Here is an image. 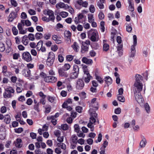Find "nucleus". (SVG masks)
Returning a JSON list of instances; mask_svg holds the SVG:
<instances>
[{"label":"nucleus","instance_id":"9b49d317","mask_svg":"<svg viewBox=\"0 0 154 154\" xmlns=\"http://www.w3.org/2000/svg\"><path fill=\"white\" fill-rule=\"evenodd\" d=\"M17 12H15L12 11L10 14L8 19V22H12L13 20L17 17Z\"/></svg>","mask_w":154,"mask_h":154},{"label":"nucleus","instance_id":"f257e3e1","mask_svg":"<svg viewBox=\"0 0 154 154\" xmlns=\"http://www.w3.org/2000/svg\"><path fill=\"white\" fill-rule=\"evenodd\" d=\"M135 78V81L134 84V93L140 92L142 90L143 86L141 81L143 79L142 76L139 74H136Z\"/></svg>","mask_w":154,"mask_h":154},{"label":"nucleus","instance_id":"c85d7f7f","mask_svg":"<svg viewBox=\"0 0 154 154\" xmlns=\"http://www.w3.org/2000/svg\"><path fill=\"white\" fill-rule=\"evenodd\" d=\"M105 82L107 85H110L112 83V80L110 77H106L105 78Z\"/></svg>","mask_w":154,"mask_h":154},{"label":"nucleus","instance_id":"f3484780","mask_svg":"<svg viewBox=\"0 0 154 154\" xmlns=\"http://www.w3.org/2000/svg\"><path fill=\"white\" fill-rule=\"evenodd\" d=\"M82 62L87 64H92L93 63L92 60L90 59H88L86 57H83L82 59Z\"/></svg>","mask_w":154,"mask_h":154},{"label":"nucleus","instance_id":"603ef678","mask_svg":"<svg viewBox=\"0 0 154 154\" xmlns=\"http://www.w3.org/2000/svg\"><path fill=\"white\" fill-rule=\"evenodd\" d=\"M43 42L42 40H40L37 43L36 46L37 48H42Z\"/></svg>","mask_w":154,"mask_h":154},{"label":"nucleus","instance_id":"2eb2a0df","mask_svg":"<svg viewBox=\"0 0 154 154\" xmlns=\"http://www.w3.org/2000/svg\"><path fill=\"white\" fill-rule=\"evenodd\" d=\"M129 4L128 8L129 11H133L134 10V4L133 0H128Z\"/></svg>","mask_w":154,"mask_h":154},{"label":"nucleus","instance_id":"79ce46f5","mask_svg":"<svg viewBox=\"0 0 154 154\" xmlns=\"http://www.w3.org/2000/svg\"><path fill=\"white\" fill-rule=\"evenodd\" d=\"M27 37V36L25 35L23 37L22 42L24 45H26L28 44V40H26Z\"/></svg>","mask_w":154,"mask_h":154},{"label":"nucleus","instance_id":"09e8293b","mask_svg":"<svg viewBox=\"0 0 154 154\" xmlns=\"http://www.w3.org/2000/svg\"><path fill=\"white\" fill-rule=\"evenodd\" d=\"M50 82L54 83L56 82L57 81V78L56 77L53 76H50Z\"/></svg>","mask_w":154,"mask_h":154},{"label":"nucleus","instance_id":"a878e982","mask_svg":"<svg viewBox=\"0 0 154 154\" xmlns=\"http://www.w3.org/2000/svg\"><path fill=\"white\" fill-rule=\"evenodd\" d=\"M82 46L85 48H88L89 46L90 45V41L86 40L85 42H82Z\"/></svg>","mask_w":154,"mask_h":154},{"label":"nucleus","instance_id":"1a4fd4ad","mask_svg":"<svg viewBox=\"0 0 154 154\" xmlns=\"http://www.w3.org/2000/svg\"><path fill=\"white\" fill-rule=\"evenodd\" d=\"M22 57L23 59L27 62H30L32 60L30 54L27 52H24L22 54Z\"/></svg>","mask_w":154,"mask_h":154},{"label":"nucleus","instance_id":"0eeeda50","mask_svg":"<svg viewBox=\"0 0 154 154\" xmlns=\"http://www.w3.org/2000/svg\"><path fill=\"white\" fill-rule=\"evenodd\" d=\"M84 82L82 79H79L77 80L75 87L77 89H82L84 87Z\"/></svg>","mask_w":154,"mask_h":154},{"label":"nucleus","instance_id":"72a5a7b5","mask_svg":"<svg viewBox=\"0 0 154 154\" xmlns=\"http://www.w3.org/2000/svg\"><path fill=\"white\" fill-rule=\"evenodd\" d=\"M58 72L59 75L62 76H66V73L64 72L63 69L60 68L58 69ZM66 77L67 76H66Z\"/></svg>","mask_w":154,"mask_h":154},{"label":"nucleus","instance_id":"bf43d9fd","mask_svg":"<svg viewBox=\"0 0 154 154\" xmlns=\"http://www.w3.org/2000/svg\"><path fill=\"white\" fill-rule=\"evenodd\" d=\"M102 139V135L101 133H99L98 135V136L97 140L95 141L96 143H97L98 142H101Z\"/></svg>","mask_w":154,"mask_h":154},{"label":"nucleus","instance_id":"13d9d810","mask_svg":"<svg viewBox=\"0 0 154 154\" xmlns=\"http://www.w3.org/2000/svg\"><path fill=\"white\" fill-rule=\"evenodd\" d=\"M98 17L101 20L104 18V15L102 12H100L98 14Z\"/></svg>","mask_w":154,"mask_h":154},{"label":"nucleus","instance_id":"7ed1b4c3","mask_svg":"<svg viewBox=\"0 0 154 154\" xmlns=\"http://www.w3.org/2000/svg\"><path fill=\"white\" fill-rule=\"evenodd\" d=\"M88 37L92 42H96L98 40V33L96 29H91L88 32Z\"/></svg>","mask_w":154,"mask_h":154},{"label":"nucleus","instance_id":"c756f323","mask_svg":"<svg viewBox=\"0 0 154 154\" xmlns=\"http://www.w3.org/2000/svg\"><path fill=\"white\" fill-rule=\"evenodd\" d=\"M146 143V141L145 139L144 138L143 139L140 141V147H144Z\"/></svg>","mask_w":154,"mask_h":154},{"label":"nucleus","instance_id":"f03ea898","mask_svg":"<svg viewBox=\"0 0 154 154\" xmlns=\"http://www.w3.org/2000/svg\"><path fill=\"white\" fill-rule=\"evenodd\" d=\"M93 108H90L89 112L91 116L89 122L88 124V127L91 129V131H93L94 130V125L96 120V118L97 117V114L96 112V111Z\"/></svg>","mask_w":154,"mask_h":154},{"label":"nucleus","instance_id":"393cba45","mask_svg":"<svg viewBox=\"0 0 154 154\" xmlns=\"http://www.w3.org/2000/svg\"><path fill=\"white\" fill-rule=\"evenodd\" d=\"M79 73L76 72H73L70 74V78H69V79H75L77 78L78 75Z\"/></svg>","mask_w":154,"mask_h":154},{"label":"nucleus","instance_id":"8fccbe9b","mask_svg":"<svg viewBox=\"0 0 154 154\" xmlns=\"http://www.w3.org/2000/svg\"><path fill=\"white\" fill-rule=\"evenodd\" d=\"M144 107L146 112L148 113L150 110V107L149 104L147 103H146L144 105Z\"/></svg>","mask_w":154,"mask_h":154},{"label":"nucleus","instance_id":"bb28decb","mask_svg":"<svg viewBox=\"0 0 154 154\" xmlns=\"http://www.w3.org/2000/svg\"><path fill=\"white\" fill-rule=\"evenodd\" d=\"M65 35L67 37V40L69 42H70V36L71 35V32L69 31H66L64 32Z\"/></svg>","mask_w":154,"mask_h":154},{"label":"nucleus","instance_id":"9d476101","mask_svg":"<svg viewBox=\"0 0 154 154\" xmlns=\"http://www.w3.org/2000/svg\"><path fill=\"white\" fill-rule=\"evenodd\" d=\"M134 96L136 100L140 104H141L144 102V100L141 95L140 92L134 93Z\"/></svg>","mask_w":154,"mask_h":154},{"label":"nucleus","instance_id":"a18cd8bd","mask_svg":"<svg viewBox=\"0 0 154 154\" xmlns=\"http://www.w3.org/2000/svg\"><path fill=\"white\" fill-rule=\"evenodd\" d=\"M63 25L60 23H57L55 27V29L57 31L59 30L60 28H63Z\"/></svg>","mask_w":154,"mask_h":154},{"label":"nucleus","instance_id":"7c9ffc66","mask_svg":"<svg viewBox=\"0 0 154 154\" xmlns=\"http://www.w3.org/2000/svg\"><path fill=\"white\" fill-rule=\"evenodd\" d=\"M136 51L135 49H131L129 57H134L135 56Z\"/></svg>","mask_w":154,"mask_h":154},{"label":"nucleus","instance_id":"864d4df0","mask_svg":"<svg viewBox=\"0 0 154 154\" xmlns=\"http://www.w3.org/2000/svg\"><path fill=\"white\" fill-rule=\"evenodd\" d=\"M89 10L91 13H94L95 11V8L93 5H91L89 7Z\"/></svg>","mask_w":154,"mask_h":154},{"label":"nucleus","instance_id":"2f4dec72","mask_svg":"<svg viewBox=\"0 0 154 154\" xmlns=\"http://www.w3.org/2000/svg\"><path fill=\"white\" fill-rule=\"evenodd\" d=\"M78 137L76 136L75 135H72L71 138V140L72 142L76 144L77 143V140Z\"/></svg>","mask_w":154,"mask_h":154},{"label":"nucleus","instance_id":"c03bdc74","mask_svg":"<svg viewBox=\"0 0 154 154\" xmlns=\"http://www.w3.org/2000/svg\"><path fill=\"white\" fill-rule=\"evenodd\" d=\"M134 131L137 132L140 129V127L138 125H136L132 127Z\"/></svg>","mask_w":154,"mask_h":154},{"label":"nucleus","instance_id":"338daca9","mask_svg":"<svg viewBox=\"0 0 154 154\" xmlns=\"http://www.w3.org/2000/svg\"><path fill=\"white\" fill-rule=\"evenodd\" d=\"M28 13L30 15H35L36 14L35 11L33 9H30L28 10Z\"/></svg>","mask_w":154,"mask_h":154},{"label":"nucleus","instance_id":"4be33fe9","mask_svg":"<svg viewBox=\"0 0 154 154\" xmlns=\"http://www.w3.org/2000/svg\"><path fill=\"white\" fill-rule=\"evenodd\" d=\"M21 23H23V26L25 25L27 26H30L31 25V23L30 21L28 20H21Z\"/></svg>","mask_w":154,"mask_h":154},{"label":"nucleus","instance_id":"4468645a","mask_svg":"<svg viewBox=\"0 0 154 154\" xmlns=\"http://www.w3.org/2000/svg\"><path fill=\"white\" fill-rule=\"evenodd\" d=\"M132 57H129L128 58H126L124 60V62L125 65L127 66H130L133 62V59Z\"/></svg>","mask_w":154,"mask_h":154},{"label":"nucleus","instance_id":"f704fd0d","mask_svg":"<svg viewBox=\"0 0 154 154\" xmlns=\"http://www.w3.org/2000/svg\"><path fill=\"white\" fill-rule=\"evenodd\" d=\"M82 69L84 73V75L89 74L87 66L83 64L82 65Z\"/></svg>","mask_w":154,"mask_h":154},{"label":"nucleus","instance_id":"20e7f679","mask_svg":"<svg viewBox=\"0 0 154 154\" xmlns=\"http://www.w3.org/2000/svg\"><path fill=\"white\" fill-rule=\"evenodd\" d=\"M55 59V55L52 52H49L46 64L49 66H51L54 62Z\"/></svg>","mask_w":154,"mask_h":154},{"label":"nucleus","instance_id":"6e6552de","mask_svg":"<svg viewBox=\"0 0 154 154\" xmlns=\"http://www.w3.org/2000/svg\"><path fill=\"white\" fill-rule=\"evenodd\" d=\"M44 14L45 15L49 16V17L51 19V21L54 22L55 19L54 15V12L51 10L48 9L44 11Z\"/></svg>","mask_w":154,"mask_h":154},{"label":"nucleus","instance_id":"f8f14e48","mask_svg":"<svg viewBox=\"0 0 154 154\" xmlns=\"http://www.w3.org/2000/svg\"><path fill=\"white\" fill-rule=\"evenodd\" d=\"M85 19L84 15L82 14H79L77 17L75 18L74 21L75 24H77L80 23H82Z\"/></svg>","mask_w":154,"mask_h":154},{"label":"nucleus","instance_id":"4d7b16f0","mask_svg":"<svg viewBox=\"0 0 154 154\" xmlns=\"http://www.w3.org/2000/svg\"><path fill=\"white\" fill-rule=\"evenodd\" d=\"M42 20L43 21L46 22H49L50 21H51V19L49 17L48 18L45 16H44L42 18Z\"/></svg>","mask_w":154,"mask_h":154},{"label":"nucleus","instance_id":"6e6d98bb","mask_svg":"<svg viewBox=\"0 0 154 154\" xmlns=\"http://www.w3.org/2000/svg\"><path fill=\"white\" fill-rule=\"evenodd\" d=\"M73 56L71 55H69L66 56V59L69 61H71L73 59Z\"/></svg>","mask_w":154,"mask_h":154},{"label":"nucleus","instance_id":"e433bc0d","mask_svg":"<svg viewBox=\"0 0 154 154\" xmlns=\"http://www.w3.org/2000/svg\"><path fill=\"white\" fill-rule=\"evenodd\" d=\"M60 15L63 18H65L68 15V13L65 11H62L60 13Z\"/></svg>","mask_w":154,"mask_h":154},{"label":"nucleus","instance_id":"ea45409f","mask_svg":"<svg viewBox=\"0 0 154 154\" xmlns=\"http://www.w3.org/2000/svg\"><path fill=\"white\" fill-rule=\"evenodd\" d=\"M116 51L119 56H121L123 54V50L122 49H117Z\"/></svg>","mask_w":154,"mask_h":154},{"label":"nucleus","instance_id":"49530a36","mask_svg":"<svg viewBox=\"0 0 154 154\" xmlns=\"http://www.w3.org/2000/svg\"><path fill=\"white\" fill-rule=\"evenodd\" d=\"M12 32L13 34L14 35H16L17 34L18 32V30L15 26L13 27L12 29Z\"/></svg>","mask_w":154,"mask_h":154},{"label":"nucleus","instance_id":"de8ad7c7","mask_svg":"<svg viewBox=\"0 0 154 154\" xmlns=\"http://www.w3.org/2000/svg\"><path fill=\"white\" fill-rule=\"evenodd\" d=\"M74 128L75 131L77 133H79L80 130L79 125L75 124L74 125Z\"/></svg>","mask_w":154,"mask_h":154},{"label":"nucleus","instance_id":"6ab92c4d","mask_svg":"<svg viewBox=\"0 0 154 154\" xmlns=\"http://www.w3.org/2000/svg\"><path fill=\"white\" fill-rule=\"evenodd\" d=\"M57 127V128L60 130L62 129L64 131L67 130L69 129L68 126L66 124H64L61 125H58Z\"/></svg>","mask_w":154,"mask_h":154},{"label":"nucleus","instance_id":"423d86ee","mask_svg":"<svg viewBox=\"0 0 154 154\" xmlns=\"http://www.w3.org/2000/svg\"><path fill=\"white\" fill-rule=\"evenodd\" d=\"M97 98H94L92 99L91 101L90 104V107L93 108L95 110H97L99 107L98 103L96 101Z\"/></svg>","mask_w":154,"mask_h":154},{"label":"nucleus","instance_id":"473e14b6","mask_svg":"<svg viewBox=\"0 0 154 154\" xmlns=\"http://www.w3.org/2000/svg\"><path fill=\"white\" fill-rule=\"evenodd\" d=\"M35 37L37 39H41L43 37L42 33L41 32H37L35 34Z\"/></svg>","mask_w":154,"mask_h":154},{"label":"nucleus","instance_id":"69168bd1","mask_svg":"<svg viewBox=\"0 0 154 154\" xmlns=\"http://www.w3.org/2000/svg\"><path fill=\"white\" fill-rule=\"evenodd\" d=\"M97 5L98 7L100 9H102L104 8V6L103 5V3H101V2H98Z\"/></svg>","mask_w":154,"mask_h":154},{"label":"nucleus","instance_id":"58836bf2","mask_svg":"<svg viewBox=\"0 0 154 154\" xmlns=\"http://www.w3.org/2000/svg\"><path fill=\"white\" fill-rule=\"evenodd\" d=\"M28 38L30 40L33 41L35 39V36L33 34L29 33L28 36Z\"/></svg>","mask_w":154,"mask_h":154},{"label":"nucleus","instance_id":"37998d69","mask_svg":"<svg viewBox=\"0 0 154 154\" xmlns=\"http://www.w3.org/2000/svg\"><path fill=\"white\" fill-rule=\"evenodd\" d=\"M117 98L118 100L120 102H124L125 101V98L122 96H121L118 95Z\"/></svg>","mask_w":154,"mask_h":154},{"label":"nucleus","instance_id":"412c9836","mask_svg":"<svg viewBox=\"0 0 154 154\" xmlns=\"http://www.w3.org/2000/svg\"><path fill=\"white\" fill-rule=\"evenodd\" d=\"M15 146L16 147L18 148H20L22 146V140L20 139L17 138V139L15 143Z\"/></svg>","mask_w":154,"mask_h":154},{"label":"nucleus","instance_id":"ddd939ff","mask_svg":"<svg viewBox=\"0 0 154 154\" xmlns=\"http://www.w3.org/2000/svg\"><path fill=\"white\" fill-rule=\"evenodd\" d=\"M56 8L57 9L63 8L66 9L69 8V6L65 4L63 2H60L57 4L56 5Z\"/></svg>","mask_w":154,"mask_h":154},{"label":"nucleus","instance_id":"4c0bfd02","mask_svg":"<svg viewBox=\"0 0 154 154\" xmlns=\"http://www.w3.org/2000/svg\"><path fill=\"white\" fill-rule=\"evenodd\" d=\"M100 25L101 26L100 29L102 32H104L105 31V22L103 21H102L100 22Z\"/></svg>","mask_w":154,"mask_h":154},{"label":"nucleus","instance_id":"3c124183","mask_svg":"<svg viewBox=\"0 0 154 154\" xmlns=\"http://www.w3.org/2000/svg\"><path fill=\"white\" fill-rule=\"evenodd\" d=\"M54 134L57 137L60 136L61 131L58 130H56L54 132Z\"/></svg>","mask_w":154,"mask_h":154},{"label":"nucleus","instance_id":"774afa93","mask_svg":"<svg viewBox=\"0 0 154 154\" xmlns=\"http://www.w3.org/2000/svg\"><path fill=\"white\" fill-rule=\"evenodd\" d=\"M126 31L128 32H131L132 30V28L131 26L129 25H128L126 26Z\"/></svg>","mask_w":154,"mask_h":154},{"label":"nucleus","instance_id":"cd10ccee","mask_svg":"<svg viewBox=\"0 0 154 154\" xmlns=\"http://www.w3.org/2000/svg\"><path fill=\"white\" fill-rule=\"evenodd\" d=\"M88 21L89 23L93 22V21L94 20V18L93 16V14H89L88 15Z\"/></svg>","mask_w":154,"mask_h":154},{"label":"nucleus","instance_id":"c9c22d12","mask_svg":"<svg viewBox=\"0 0 154 154\" xmlns=\"http://www.w3.org/2000/svg\"><path fill=\"white\" fill-rule=\"evenodd\" d=\"M40 104H34L33 106V109L37 112H39L41 110L39 107Z\"/></svg>","mask_w":154,"mask_h":154},{"label":"nucleus","instance_id":"a211bd4d","mask_svg":"<svg viewBox=\"0 0 154 154\" xmlns=\"http://www.w3.org/2000/svg\"><path fill=\"white\" fill-rule=\"evenodd\" d=\"M23 75L26 77H29L30 75V70L28 69H24L22 71Z\"/></svg>","mask_w":154,"mask_h":154},{"label":"nucleus","instance_id":"5701e85b","mask_svg":"<svg viewBox=\"0 0 154 154\" xmlns=\"http://www.w3.org/2000/svg\"><path fill=\"white\" fill-rule=\"evenodd\" d=\"M11 120V117L9 115H7L5 116L4 121L6 124H8L10 123Z\"/></svg>","mask_w":154,"mask_h":154},{"label":"nucleus","instance_id":"b1692460","mask_svg":"<svg viewBox=\"0 0 154 154\" xmlns=\"http://www.w3.org/2000/svg\"><path fill=\"white\" fill-rule=\"evenodd\" d=\"M116 40L117 42L119 44L117 48H122L123 47V45L122 44H120L122 42L121 38L119 36H118L117 37Z\"/></svg>","mask_w":154,"mask_h":154},{"label":"nucleus","instance_id":"5fc2aeb1","mask_svg":"<svg viewBox=\"0 0 154 154\" xmlns=\"http://www.w3.org/2000/svg\"><path fill=\"white\" fill-rule=\"evenodd\" d=\"M70 65L69 64L66 63L63 66L64 70H69L70 69Z\"/></svg>","mask_w":154,"mask_h":154},{"label":"nucleus","instance_id":"aec40b11","mask_svg":"<svg viewBox=\"0 0 154 154\" xmlns=\"http://www.w3.org/2000/svg\"><path fill=\"white\" fill-rule=\"evenodd\" d=\"M84 77L85 82L86 83H88L92 78V76H91L89 73L84 75Z\"/></svg>","mask_w":154,"mask_h":154},{"label":"nucleus","instance_id":"052dcab7","mask_svg":"<svg viewBox=\"0 0 154 154\" xmlns=\"http://www.w3.org/2000/svg\"><path fill=\"white\" fill-rule=\"evenodd\" d=\"M11 5L14 7H17V3L15 0H11Z\"/></svg>","mask_w":154,"mask_h":154},{"label":"nucleus","instance_id":"680f3d73","mask_svg":"<svg viewBox=\"0 0 154 154\" xmlns=\"http://www.w3.org/2000/svg\"><path fill=\"white\" fill-rule=\"evenodd\" d=\"M82 107L80 106H78L75 108L76 111L79 113L82 112Z\"/></svg>","mask_w":154,"mask_h":154},{"label":"nucleus","instance_id":"0e129e2a","mask_svg":"<svg viewBox=\"0 0 154 154\" xmlns=\"http://www.w3.org/2000/svg\"><path fill=\"white\" fill-rule=\"evenodd\" d=\"M88 3L86 1H85L84 2H82L81 4L79 5L82 6V7H84L85 8H87L88 6Z\"/></svg>","mask_w":154,"mask_h":154},{"label":"nucleus","instance_id":"a19ab883","mask_svg":"<svg viewBox=\"0 0 154 154\" xmlns=\"http://www.w3.org/2000/svg\"><path fill=\"white\" fill-rule=\"evenodd\" d=\"M96 79L100 83L102 84L103 82V81L102 79L99 76L96 75Z\"/></svg>","mask_w":154,"mask_h":154},{"label":"nucleus","instance_id":"dca6fc26","mask_svg":"<svg viewBox=\"0 0 154 154\" xmlns=\"http://www.w3.org/2000/svg\"><path fill=\"white\" fill-rule=\"evenodd\" d=\"M17 92L18 93H20L23 90V88L22 85L21 83H17Z\"/></svg>","mask_w":154,"mask_h":154},{"label":"nucleus","instance_id":"e2e57ef3","mask_svg":"<svg viewBox=\"0 0 154 154\" xmlns=\"http://www.w3.org/2000/svg\"><path fill=\"white\" fill-rule=\"evenodd\" d=\"M51 107L50 106L48 105L46 106L45 107V112L46 113H48L50 111Z\"/></svg>","mask_w":154,"mask_h":154},{"label":"nucleus","instance_id":"39448f33","mask_svg":"<svg viewBox=\"0 0 154 154\" xmlns=\"http://www.w3.org/2000/svg\"><path fill=\"white\" fill-rule=\"evenodd\" d=\"M5 90V91L3 94V96L5 98L11 97L12 96L11 94L13 93L14 91L13 88L11 87L6 88Z\"/></svg>","mask_w":154,"mask_h":154}]
</instances>
